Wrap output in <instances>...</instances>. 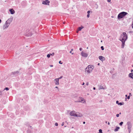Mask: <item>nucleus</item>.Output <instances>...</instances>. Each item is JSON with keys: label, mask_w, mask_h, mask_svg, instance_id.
<instances>
[{"label": "nucleus", "mask_w": 133, "mask_h": 133, "mask_svg": "<svg viewBox=\"0 0 133 133\" xmlns=\"http://www.w3.org/2000/svg\"><path fill=\"white\" fill-rule=\"evenodd\" d=\"M128 38V36L125 32H123L121 35L119 40L122 43V48H123L125 45V42Z\"/></svg>", "instance_id": "1"}, {"label": "nucleus", "mask_w": 133, "mask_h": 133, "mask_svg": "<svg viewBox=\"0 0 133 133\" xmlns=\"http://www.w3.org/2000/svg\"><path fill=\"white\" fill-rule=\"evenodd\" d=\"M94 68V67L93 65H89L85 69V72L87 75L89 74L92 72Z\"/></svg>", "instance_id": "2"}, {"label": "nucleus", "mask_w": 133, "mask_h": 133, "mask_svg": "<svg viewBox=\"0 0 133 133\" xmlns=\"http://www.w3.org/2000/svg\"><path fill=\"white\" fill-rule=\"evenodd\" d=\"M13 18L8 19L5 22L3 25V29L4 30L7 29L9 26L10 23L12 21Z\"/></svg>", "instance_id": "3"}, {"label": "nucleus", "mask_w": 133, "mask_h": 133, "mask_svg": "<svg viewBox=\"0 0 133 133\" xmlns=\"http://www.w3.org/2000/svg\"><path fill=\"white\" fill-rule=\"evenodd\" d=\"M70 115L71 116L75 117H80L82 116V114L78 113L77 112L74 111H72L70 113Z\"/></svg>", "instance_id": "4"}, {"label": "nucleus", "mask_w": 133, "mask_h": 133, "mask_svg": "<svg viewBox=\"0 0 133 133\" xmlns=\"http://www.w3.org/2000/svg\"><path fill=\"white\" fill-rule=\"evenodd\" d=\"M128 13L126 12H122L119 13L117 17L118 19H119L123 18L125 16L128 14Z\"/></svg>", "instance_id": "5"}, {"label": "nucleus", "mask_w": 133, "mask_h": 133, "mask_svg": "<svg viewBox=\"0 0 133 133\" xmlns=\"http://www.w3.org/2000/svg\"><path fill=\"white\" fill-rule=\"evenodd\" d=\"M127 129L128 130L129 133H130L132 128L131 123L130 122H127Z\"/></svg>", "instance_id": "6"}, {"label": "nucleus", "mask_w": 133, "mask_h": 133, "mask_svg": "<svg viewBox=\"0 0 133 133\" xmlns=\"http://www.w3.org/2000/svg\"><path fill=\"white\" fill-rule=\"evenodd\" d=\"M85 100L82 97H80L79 99L78 102L85 103Z\"/></svg>", "instance_id": "7"}, {"label": "nucleus", "mask_w": 133, "mask_h": 133, "mask_svg": "<svg viewBox=\"0 0 133 133\" xmlns=\"http://www.w3.org/2000/svg\"><path fill=\"white\" fill-rule=\"evenodd\" d=\"M59 80L57 78H56L54 80V82L56 85H58L59 84Z\"/></svg>", "instance_id": "8"}, {"label": "nucleus", "mask_w": 133, "mask_h": 133, "mask_svg": "<svg viewBox=\"0 0 133 133\" xmlns=\"http://www.w3.org/2000/svg\"><path fill=\"white\" fill-rule=\"evenodd\" d=\"M81 55L82 56L85 57H87L88 56V54L84 52L83 51L81 52Z\"/></svg>", "instance_id": "9"}, {"label": "nucleus", "mask_w": 133, "mask_h": 133, "mask_svg": "<svg viewBox=\"0 0 133 133\" xmlns=\"http://www.w3.org/2000/svg\"><path fill=\"white\" fill-rule=\"evenodd\" d=\"M49 3L50 2L48 0H46L43 2L42 4H44L49 5Z\"/></svg>", "instance_id": "10"}, {"label": "nucleus", "mask_w": 133, "mask_h": 133, "mask_svg": "<svg viewBox=\"0 0 133 133\" xmlns=\"http://www.w3.org/2000/svg\"><path fill=\"white\" fill-rule=\"evenodd\" d=\"M99 59L101 61H103L105 60V58L104 57L99 56L98 57Z\"/></svg>", "instance_id": "11"}, {"label": "nucleus", "mask_w": 133, "mask_h": 133, "mask_svg": "<svg viewBox=\"0 0 133 133\" xmlns=\"http://www.w3.org/2000/svg\"><path fill=\"white\" fill-rule=\"evenodd\" d=\"M9 11L11 14H13L15 13V11L12 9H10Z\"/></svg>", "instance_id": "12"}, {"label": "nucleus", "mask_w": 133, "mask_h": 133, "mask_svg": "<svg viewBox=\"0 0 133 133\" xmlns=\"http://www.w3.org/2000/svg\"><path fill=\"white\" fill-rule=\"evenodd\" d=\"M106 89V88H104L101 85H100V86H99V88H98V89L99 90H101L102 89H103L104 90V89Z\"/></svg>", "instance_id": "13"}, {"label": "nucleus", "mask_w": 133, "mask_h": 133, "mask_svg": "<svg viewBox=\"0 0 133 133\" xmlns=\"http://www.w3.org/2000/svg\"><path fill=\"white\" fill-rule=\"evenodd\" d=\"M129 76L132 79H133V73H130L129 75Z\"/></svg>", "instance_id": "14"}, {"label": "nucleus", "mask_w": 133, "mask_h": 133, "mask_svg": "<svg viewBox=\"0 0 133 133\" xmlns=\"http://www.w3.org/2000/svg\"><path fill=\"white\" fill-rule=\"evenodd\" d=\"M119 129V127H116V128L115 129L114 131H117Z\"/></svg>", "instance_id": "15"}, {"label": "nucleus", "mask_w": 133, "mask_h": 133, "mask_svg": "<svg viewBox=\"0 0 133 133\" xmlns=\"http://www.w3.org/2000/svg\"><path fill=\"white\" fill-rule=\"evenodd\" d=\"M83 28V26H81V27H79L78 28V30L81 31L82 29Z\"/></svg>", "instance_id": "16"}, {"label": "nucleus", "mask_w": 133, "mask_h": 133, "mask_svg": "<svg viewBox=\"0 0 133 133\" xmlns=\"http://www.w3.org/2000/svg\"><path fill=\"white\" fill-rule=\"evenodd\" d=\"M27 133H32V131L31 130H30L29 129L27 131Z\"/></svg>", "instance_id": "17"}, {"label": "nucleus", "mask_w": 133, "mask_h": 133, "mask_svg": "<svg viewBox=\"0 0 133 133\" xmlns=\"http://www.w3.org/2000/svg\"><path fill=\"white\" fill-rule=\"evenodd\" d=\"M6 90L7 91L8 90H9V88H8L6 87L4 89V90Z\"/></svg>", "instance_id": "18"}, {"label": "nucleus", "mask_w": 133, "mask_h": 133, "mask_svg": "<svg viewBox=\"0 0 133 133\" xmlns=\"http://www.w3.org/2000/svg\"><path fill=\"white\" fill-rule=\"evenodd\" d=\"M99 132L100 133H103L102 132V130H101V129H99Z\"/></svg>", "instance_id": "19"}, {"label": "nucleus", "mask_w": 133, "mask_h": 133, "mask_svg": "<svg viewBox=\"0 0 133 133\" xmlns=\"http://www.w3.org/2000/svg\"><path fill=\"white\" fill-rule=\"evenodd\" d=\"M123 123L122 122H121L119 124V125H120L121 126H122V124H123Z\"/></svg>", "instance_id": "20"}, {"label": "nucleus", "mask_w": 133, "mask_h": 133, "mask_svg": "<svg viewBox=\"0 0 133 133\" xmlns=\"http://www.w3.org/2000/svg\"><path fill=\"white\" fill-rule=\"evenodd\" d=\"M63 77L62 76H61L59 78H57L59 80V79L62 78H63Z\"/></svg>", "instance_id": "21"}, {"label": "nucleus", "mask_w": 133, "mask_h": 133, "mask_svg": "<svg viewBox=\"0 0 133 133\" xmlns=\"http://www.w3.org/2000/svg\"><path fill=\"white\" fill-rule=\"evenodd\" d=\"M101 49L102 50H103L104 49L103 46H102L101 47Z\"/></svg>", "instance_id": "22"}, {"label": "nucleus", "mask_w": 133, "mask_h": 133, "mask_svg": "<svg viewBox=\"0 0 133 133\" xmlns=\"http://www.w3.org/2000/svg\"><path fill=\"white\" fill-rule=\"evenodd\" d=\"M50 54H48L47 55V57H48V58H49L50 57Z\"/></svg>", "instance_id": "23"}, {"label": "nucleus", "mask_w": 133, "mask_h": 133, "mask_svg": "<svg viewBox=\"0 0 133 133\" xmlns=\"http://www.w3.org/2000/svg\"><path fill=\"white\" fill-rule=\"evenodd\" d=\"M55 88H56L57 89V91H59V90L58 89V87H55Z\"/></svg>", "instance_id": "24"}, {"label": "nucleus", "mask_w": 133, "mask_h": 133, "mask_svg": "<svg viewBox=\"0 0 133 133\" xmlns=\"http://www.w3.org/2000/svg\"><path fill=\"white\" fill-rule=\"evenodd\" d=\"M49 54L50 56H53L54 55V53H53L52 54Z\"/></svg>", "instance_id": "25"}, {"label": "nucleus", "mask_w": 133, "mask_h": 133, "mask_svg": "<svg viewBox=\"0 0 133 133\" xmlns=\"http://www.w3.org/2000/svg\"><path fill=\"white\" fill-rule=\"evenodd\" d=\"M55 125L56 126H58V124L57 123H56L55 124Z\"/></svg>", "instance_id": "26"}, {"label": "nucleus", "mask_w": 133, "mask_h": 133, "mask_svg": "<svg viewBox=\"0 0 133 133\" xmlns=\"http://www.w3.org/2000/svg\"><path fill=\"white\" fill-rule=\"evenodd\" d=\"M89 16H90V14H88L87 16V17L88 18H89Z\"/></svg>", "instance_id": "27"}, {"label": "nucleus", "mask_w": 133, "mask_h": 133, "mask_svg": "<svg viewBox=\"0 0 133 133\" xmlns=\"http://www.w3.org/2000/svg\"><path fill=\"white\" fill-rule=\"evenodd\" d=\"M116 104H117L118 105V104H119V101H116Z\"/></svg>", "instance_id": "28"}, {"label": "nucleus", "mask_w": 133, "mask_h": 133, "mask_svg": "<svg viewBox=\"0 0 133 133\" xmlns=\"http://www.w3.org/2000/svg\"><path fill=\"white\" fill-rule=\"evenodd\" d=\"M122 105V103H120L118 104V105Z\"/></svg>", "instance_id": "29"}, {"label": "nucleus", "mask_w": 133, "mask_h": 133, "mask_svg": "<svg viewBox=\"0 0 133 133\" xmlns=\"http://www.w3.org/2000/svg\"><path fill=\"white\" fill-rule=\"evenodd\" d=\"M89 82H87L86 83V85L88 86L89 85Z\"/></svg>", "instance_id": "30"}, {"label": "nucleus", "mask_w": 133, "mask_h": 133, "mask_svg": "<svg viewBox=\"0 0 133 133\" xmlns=\"http://www.w3.org/2000/svg\"><path fill=\"white\" fill-rule=\"evenodd\" d=\"M116 116L117 117H118L119 116V114H117L116 115Z\"/></svg>", "instance_id": "31"}, {"label": "nucleus", "mask_w": 133, "mask_h": 133, "mask_svg": "<svg viewBox=\"0 0 133 133\" xmlns=\"http://www.w3.org/2000/svg\"><path fill=\"white\" fill-rule=\"evenodd\" d=\"M90 11H89V10L88 11H87V13H88V14H89V13H90Z\"/></svg>", "instance_id": "32"}, {"label": "nucleus", "mask_w": 133, "mask_h": 133, "mask_svg": "<svg viewBox=\"0 0 133 133\" xmlns=\"http://www.w3.org/2000/svg\"><path fill=\"white\" fill-rule=\"evenodd\" d=\"M64 122H63V123H62L61 124V125L62 126H63L64 125Z\"/></svg>", "instance_id": "33"}, {"label": "nucleus", "mask_w": 133, "mask_h": 133, "mask_svg": "<svg viewBox=\"0 0 133 133\" xmlns=\"http://www.w3.org/2000/svg\"><path fill=\"white\" fill-rule=\"evenodd\" d=\"M73 49H71V51L70 52V53H71V51H73Z\"/></svg>", "instance_id": "34"}, {"label": "nucleus", "mask_w": 133, "mask_h": 133, "mask_svg": "<svg viewBox=\"0 0 133 133\" xmlns=\"http://www.w3.org/2000/svg\"><path fill=\"white\" fill-rule=\"evenodd\" d=\"M61 61H60L59 62V63L60 64H62V62L61 63Z\"/></svg>", "instance_id": "35"}, {"label": "nucleus", "mask_w": 133, "mask_h": 133, "mask_svg": "<svg viewBox=\"0 0 133 133\" xmlns=\"http://www.w3.org/2000/svg\"><path fill=\"white\" fill-rule=\"evenodd\" d=\"M130 98V96H128V97H127V98L128 99H129Z\"/></svg>", "instance_id": "36"}, {"label": "nucleus", "mask_w": 133, "mask_h": 133, "mask_svg": "<svg viewBox=\"0 0 133 133\" xmlns=\"http://www.w3.org/2000/svg\"><path fill=\"white\" fill-rule=\"evenodd\" d=\"M79 49L81 51L82 50V48H79Z\"/></svg>", "instance_id": "37"}, {"label": "nucleus", "mask_w": 133, "mask_h": 133, "mask_svg": "<svg viewBox=\"0 0 133 133\" xmlns=\"http://www.w3.org/2000/svg\"><path fill=\"white\" fill-rule=\"evenodd\" d=\"M111 0H108V2H110Z\"/></svg>", "instance_id": "38"}, {"label": "nucleus", "mask_w": 133, "mask_h": 133, "mask_svg": "<svg viewBox=\"0 0 133 133\" xmlns=\"http://www.w3.org/2000/svg\"><path fill=\"white\" fill-rule=\"evenodd\" d=\"M50 67H53V65H50Z\"/></svg>", "instance_id": "39"}, {"label": "nucleus", "mask_w": 133, "mask_h": 133, "mask_svg": "<svg viewBox=\"0 0 133 133\" xmlns=\"http://www.w3.org/2000/svg\"><path fill=\"white\" fill-rule=\"evenodd\" d=\"M85 83L84 82H83V84H82V85H84V84Z\"/></svg>", "instance_id": "40"}, {"label": "nucleus", "mask_w": 133, "mask_h": 133, "mask_svg": "<svg viewBox=\"0 0 133 133\" xmlns=\"http://www.w3.org/2000/svg\"><path fill=\"white\" fill-rule=\"evenodd\" d=\"M95 89H96V88H95V87H94V88H93V89H94V90H95Z\"/></svg>", "instance_id": "41"}, {"label": "nucleus", "mask_w": 133, "mask_h": 133, "mask_svg": "<svg viewBox=\"0 0 133 133\" xmlns=\"http://www.w3.org/2000/svg\"><path fill=\"white\" fill-rule=\"evenodd\" d=\"M2 22V20L1 19H0V23H1Z\"/></svg>", "instance_id": "42"}, {"label": "nucleus", "mask_w": 133, "mask_h": 133, "mask_svg": "<svg viewBox=\"0 0 133 133\" xmlns=\"http://www.w3.org/2000/svg\"><path fill=\"white\" fill-rule=\"evenodd\" d=\"M79 31V30H77V31H76L77 32V33H78V31Z\"/></svg>", "instance_id": "43"}, {"label": "nucleus", "mask_w": 133, "mask_h": 133, "mask_svg": "<svg viewBox=\"0 0 133 133\" xmlns=\"http://www.w3.org/2000/svg\"><path fill=\"white\" fill-rule=\"evenodd\" d=\"M108 125H109L110 124V123L109 122H108Z\"/></svg>", "instance_id": "44"}, {"label": "nucleus", "mask_w": 133, "mask_h": 133, "mask_svg": "<svg viewBox=\"0 0 133 133\" xmlns=\"http://www.w3.org/2000/svg\"><path fill=\"white\" fill-rule=\"evenodd\" d=\"M83 123V124H84L85 123V122H84Z\"/></svg>", "instance_id": "45"}, {"label": "nucleus", "mask_w": 133, "mask_h": 133, "mask_svg": "<svg viewBox=\"0 0 133 133\" xmlns=\"http://www.w3.org/2000/svg\"><path fill=\"white\" fill-rule=\"evenodd\" d=\"M74 54V53H73V52H72V53H71V54H72V55H73V54Z\"/></svg>", "instance_id": "46"}, {"label": "nucleus", "mask_w": 133, "mask_h": 133, "mask_svg": "<svg viewBox=\"0 0 133 133\" xmlns=\"http://www.w3.org/2000/svg\"><path fill=\"white\" fill-rule=\"evenodd\" d=\"M131 72H132V71H133V70L132 69L131 70Z\"/></svg>", "instance_id": "47"}, {"label": "nucleus", "mask_w": 133, "mask_h": 133, "mask_svg": "<svg viewBox=\"0 0 133 133\" xmlns=\"http://www.w3.org/2000/svg\"><path fill=\"white\" fill-rule=\"evenodd\" d=\"M129 94L130 95H131V93H130Z\"/></svg>", "instance_id": "48"}, {"label": "nucleus", "mask_w": 133, "mask_h": 133, "mask_svg": "<svg viewBox=\"0 0 133 133\" xmlns=\"http://www.w3.org/2000/svg\"><path fill=\"white\" fill-rule=\"evenodd\" d=\"M127 95H125V96H126V97H127Z\"/></svg>", "instance_id": "49"}, {"label": "nucleus", "mask_w": 133, "mask_h": 133, "mask_svg": "<svg viewBox=\"0 0 133 133\" xmlns=\"http://www.w3.org/2000/svg\"><path fill=\"white\" fill-rule=\"evenodd\" d=\"M99 65V63H98V65Z\"/></svg>", "instance_id": "50"}, {"label": "nucleus", "mask_w": 133, "mask_h": 133, "mask_svg": "<svg viewBox=\"0 0 133 133\" xmlns=\"http://www.w3.org/2000/svg\"><path fill=\"white\" fill-rule=\"evenodd\" d=\"M119 114H121V112H120V113H119Z\"/></svg>", "instance_id": "51"}, {"label": "nucleus", "mask_w": 133, "mask_h": 133, "mask_svg": "<svg viewBox=\"0 0 133 133\" xmlns=\"http://www.w3.org/2000/svg\"><path fill=\"white\" fill-rule=\"evenodd\" d=\"M105 123H107V121H106L105 122Z\"/></svg>", "instance_id": "52"}, {"label": "nucleus", "mask_w": 133, "mask_h": 133, "mask_svg": "<svg viewBox=\"0 0 133 133\" xmlns=\"http://www.w3.org/2000/svg\"><path fill=\"white\" fill-rule=\"evenodd\" d=\"M30 128H32V127H31V126H30Z\"/></svg>", "instance_id": "53"}, {"label": "nucleus", "mask_w": 133, "mask_h": 133, "mask_svg": "<svg viewBox=\"0 0 133 133\" xmlns=\"http://www.w3.org/2000/svg\"><path fill=\"white\" fill-rule=\"evenodd\" d=\"M65 22H64L63 23V24H65Z\"/></svg>", "instance_id": "54"}, {"label": "nucleus", "mask_w": 133, "mask_h": 133, "mask_svg": "<svg viewBox=\"0 0 133 133\" xmlns=\"http://www.w3.org/2000/svg\"><path fill=\"white\" fill-rule=\"evenodd\" d=\"M84 88L85 87V85H84Z\"/></svg>", "instance_id": "55"}, {"label": "nucleus", "mask_w": 133, "mask_h": 133, "mask_svg": "<svg viewBox=\"0 0 133 133\" xmlns=\"http://www.w3.org/2000/svg\"><path fill=\"white\" fill-rule=\"evenodd\" d=\"M74 128L73 127H72V128Z\"/></svg>", "instance_id": "56"}, {"label": "nucleus", "mask_w": 133, "mask_h": 133, "mask_svg": "<svg viewBox=\"0 0 133 133\" xmlns=\"http://www.w3.org/2000/svg\"><path fill=\"white\" fill-rule=\"evenodd\" d=\"M88 49V47L87 48V49Z\"/></svg>", "instance_id": "57"}, {"label": "nucleus", "mask_w": 133, "mask_h": 133, "mask_svg": "<svg viewBox=\"0 0 133 133\" xmlns=\"http://www.w3.org/2000/svg\"><path fill=\"white\" fill-rule=\"evenodd\" d=\"M98 133H99V132H98Z\"/></svg>", "instance_id": "58"}]
</instances>
